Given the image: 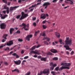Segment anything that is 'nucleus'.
Returning a JSON list of instances; mask_svg holds the SVG:
<instances>
[{
    "instance_id": "23",
    "label": "nucleus",
    "mask_w": 75,
    "mask_h": 75,
    "mask_svg": "<svg viewBox=\"0 0 75 75\" xmlns=\"http://www.w3.org/2000/svg\"><path fill=\"white\" fill-rule=\"evenodd\" d=\"M14 30V29L13 28H11L10 30V34H11L13 33V31Z\"/></svg>"
},
{
    "instance_id": "39",
    "label": "nucleus",
    "mask_w": 75,
    "mask_h": 75,
    "mask_svg": "<svg viewBox=\"0 0 75 75\" xmlns=\"http://www.w3.org/2000/svg\"><path fill=\"white\" fill-rule=\"evenodd\" d=\"M44 43L45 44H46V45H48V43H47V42L46 41H44Z\"/></svg>"
},
{
    "instance_id": "28",
    "label": "nucleus",
    "mask_w": 75,
    "mask_h": 75,
    "mask_svg": "<svg viewBox=\"0 0 75 75\" xmlns=\"http://www.w3.org/2000/svg\"><path fill=\"white\" fill-rule=\"evenodd\" d=\"M47 55H52V54L51 53V52H49L47 53Z\"/></svg>"
},
{
    "instance_id": "57",
    "label": "nucleus",
    "mask_w": 75,
    "mask_h": 75,
    "mask_svg": "<svg viewBox=\"0 0 75 75\" xmlns=\"http://www.w3.org/2000/svg\"><path fill=\"white\" fill-rule=\"evenodd\" d=\"M69 6H66L64 8V9H65L66 8H68V7H69Z\"/></svg>"
},
{
    "instance_id": "24",
    "label": "nucleus",
    "mask_w": 75,
    "mask_h": 75,
    "mask_svg": "<svg viewBox=\"0 0 75 75\" xmlns=\"http://www.w3.org/2000/svg\"><path fill=\"white\" fill-rule=\"evenodd\" d=\"M40 60L41 61H46V60H47V58L42 57V58H41Z\"/></svg>"
},
{
    "instance_id": "15",
    "label": "nucleus",
    "mask_w": 75,
    "mask_h": 75,
    "mask_svg": "<svg viewBox=\"0 0 75 75\" xmlns=\"http://www.w3.org/2000/svg\"><path fill=\"white\" fill-rule=\"evenodd\" d=\"M57 64H54L53 65V66H52L50 67V71H52V70H54V67H57Z\"/></svg>"
},
{
    "instance_id": "26",
    "label": "nucleus",
    "mask_w": 75,
    "mask_h": 75,
    "mask_svg": "<svg viewBox=\"0 0 75 75\" xmlns=\"http://www.w3.org/2000/svg\"><path fill=\"white\" fill-rule=\"evenodd\" d=\"M35 36H36V35H37L38 34V33H40V30L36 31L35 32Z\"/></svg>"
},
{
    "instance_id": "64",
    "label": "nucleus",
    "mask_w": 75,
    "mask_h": 75,
    "mask_svg": "<svg viewBox=\"0 0 75 75\" xmlns=\"http://www.w3.org/2000/svg\"><path fill=\"white\" fill-rule=\"evenodd\" d=\"M3 46H0V49L1 48H3Z\"/></svg>"
},
{
    "instance_id": "31",
    "label": "nucleus",
    "mask_w": 75,
    "mask_h": 75,
    "mask_svg": "<svg viewBox=\"0 0 75 75\" xmlns=\"http://www.w3.org/2000/svg\"><path fill=\"white\" fill-rule=\"evenodd\" d=\"M58 59L57 57H54L53 59V60H55V61H57Z\"/></svg>"
},
{
    "instance_id": "51",
    "label": "nucleus",
    "mask_w": 75,
    "mask_h": 75,
    "mask_svg": "<svg viewBox=\"0 0 75 75\" xmlns=\"http://www.w3.org/2000/svg\"><path fill=\"white\" fill-rule=\"evenodd\" d=\"M5 41H6V40L4 39H2V42H5Z\"/></svg>"
},
{
    "instance_id": "18",
    "label": "nucleus",
    "mask_w": 75,
    "mask_h": 75,
    "mask_svg": "<svg viewBox=\"0 0 75 75\" xmlns=\"http://www.w3.org/2000/svg\"><path fill=\"white\" fill-rule=\"evenodd\" d=\"M12 55H13V56H16V58H18L19 57H20V56H18V55L17 54V53H13L12 54Z\"/></svg>"
},
{
    "instance_id": "11",
    "label": "nucleus",
    "mask_w": 75,
    "mask_h": 75,
    "mask_svg": "<svg viewBox=\"0 0 75 75\" xmlns=\"http://www.w3.org/2000/svg\"><path fill=\"white\" fill-rule=\"evenodd\" d=\"M13 44V40H10L9 41V42L7 43L6 45L8 46H11Z\"/></svg>"
},
{
    "instance_id": "29",
    "label": "nucleus",
    "mask_w": 75,
    "mask_h": 75,
    "mask_svg": "<svg viewBox=\"0 0 75 75\" xmlns=\"http://www.w3.org/2000/svg\"><path fill=\"white\" fill-rule=\"evenodd\" d=\"M20 17H21V15H19L16 16V18L17 19H20Z\"/></svg>"
},
{
    "instance_id": "6",
    "label": "nucleus",
    "mask_w": 75,
    "mask_h": 75,
    "mask_svg": "<svg viewBox=\"0 0 75 75\" xmlns=\"http://www.w3.org/2000/svg\"><path fill=\"white\" fill-rule=\"evenodd\" d=\"M41 47V45L40 44L38 45L37 46V45H35L33 46L31 49H30V50L31 51H33V50H35V48L36 47L37 48H39V47Z\"/></svg>"
},
{
    "instance_id": "48",
    "label": "nucleus",
    "mask_w": 75,
    "mask_h": 75,
    "mask_svg": "<svg viewBox=\"0 0 75 75\" xmlns=\"http://www.w3.org/2000/svg\"><path fill=\"white\" fill-rule=\"evenodd\" d=\"M33 25H34V26H36V23L35 22H34L33 23Z\"/></svg>"
},
{
    "instance_id": "42",
    "label": "nucleus",
    "mask_w": 75,
    "mask_h": 75,
    "mask_svg": "<svg viewBox=\"0 0 75 75\" xmlns=\"http://www.w3.org/2000/svg\"><path fill=\"white\" fill-rule=\"evenodd\" d=\"M5 51H6V50H10V48H9V47H7L5 49Z\"/></svg>"
},
{
    "instance_id": "27",
    "label": "nucleus",
    "mask_w": 75,
    "mask_h": 75,
    "mask_svg": "<svg viewBox=\"0 0 75 75\" xmlns=\"http://www.w3.org/2000/svg\"><path fill=\"white\" fill-rule=\"evenodd\" d=\"M35 6H36V4H35L34 5H32L28 9H31V8H33V7H35Z\"/></svg>"
},
{
    "instance_id": "63",
    "label": "nucleus",
    "mask_w": 75,
    "mask_h": 75,
    "mask_svg": "<svg viewBox=\"0 0 75 75\" xmlns=\"http://www.w3.org/2000/svg\"><path fill=\"white\" fill-rule=\"evenodd\" d=\"M51 73H52V74H53V75H54V74H54V71H52Z\"/></svg>"
},
{
    "instance_id": "58",
    "label": "nucleus",
    "mask_w": 75,
    "mask_h": 75,
    "mask_svg": "<svg viewBox=\"0 0 75 75\" xmlns=\"http://www.w3.org/2000/svg\"><path fill=\"white\" fill-rule=\"evenodd\" d=\"M41 3H38L37 4V5H40V4H41Z\"/></svg>"
},
{
    "instance_id": "37",
    "label": "nucleus",
    "mask_w": 75,
    "mask_h": 75,
    "mask_svg": "<svg viewBox=\"0 0 75 75\" xmlns=\"http://www.w3.org/2000/svg\"><path fill=\"white\" fill-rule=\"evenodd\" d=\"M20 33H21V32L19 30L17 31V32H16V33L17 34H20Z\"/></svg>"
},
{
    "instance_id": "49",
    "label": "nucleus",
    "mask_w": 75,
    "mask_h": 75,
    "mask_svg": "<svg viewBox=\"0 0 75 75\" xmlns=\"http://www.w3.org/2000/svg\"><path fill=\"white\" fill-rule=\"evenodd\" d=\"M66 53L67 55H69V52L68 51H66Z\"/></svg>"
},
{
    "instance_id": "1",
    "label": "nucleus",
    "mask_w": 75,
    "mask_h": 75,
    "mask_svg": "<svg viewBox=\"0 0 75 75\" xmlns=\"http://www.w3.org/2000/svg\"><path fill=\"white\" fill-rule=\"evenodd\" d=\"M72 39L71 38L69 39V37L66 38V40L65 41V43L66 45H65L64 46V47L66 48V50H70L69 51H71L72 49L69 48V46H68V45H69V46H71L72 43Z\"/></svg>"
},
{
    "instance_id": "8",
    "label": "nucleus",
    "mask_w": 75,
    "mask_h": 75,
    "mask_svg": "<svg viewBox=\"0 0 75 75\" xmlns=\"http://www.w3.org/2000/svg\"><path fill=\"white\" fill-rule=\"evenodd\" d=\"M18 7H19V6H15L14 7H12L11 6L10 8V9L9 10L10 12L11 11H13V10H14V9H15V8H17Z\"/></svg>"
},
{
    "instance_id": "59",
    "label": "nucleus",
    "mask_w": 75,
    "mask_h": 75,
    "mask_svg": "<svg viewBox=\"0 0 75 75\" xmlns=\"http://www.w3.org/2000/svg\"><path fill=\"white\" fill-rule=\"evenodd\" d=\"M35 58H37V56L36 55H35L33 56Z\"/></svg>"
},
{
    "instance_id": "55",
    "label": "nucleus",
    "mask_w": 75,
    "mask_h": 75,
    "mask_svg": "<svg viewBox=\"0 0 75 75\" xmlns=\"http://www.w3.org/2000/svg\"><path fill=\"white\" fill-rule=\"evenodd\" d=\"M21 1H22L21 0H18V3H21Z\"/></svg>"
},
{
    "instance_id": "45",
    "label": "nucleus",
    "mask_w": 75,
    "mask_h": 75,
    "mask_svg": "<svg viewBox=\"0 0 75 75\" xmlns=\"http://www.w3.org/2000/svg\"><path fill=\"white\" fill-rule=\"evenodd\" d=\"M57 1H58V0H53L52 1V2L53 3H55V2H57Z\"/></svg>"
},
{
    "instance_id": "30",
    "label": "nucleus",
    "mask_w": 75,
    "mask_h": 75,
    "mask_svg": "<svg viewBox=\"0 0 75 75\" xmlns=\"http://www.w3.org/2000/svg\"><path fill=\"white\" fill-rule=\"evenodd\" d=\"M40 35L42 36H45V33L43 32V33H40Z\"/></svg>"
},
{
    "instance_id": "9",
    "label": "nucleus",
    "mask_w": 75,
    "mask_h": 75,
    "mask_svg": "<svg viewBox=\"0 0 75 75\" xmlns=\"http://www.w3.org/2000/svg\"><path fill=\"white\" fill-rule=\"evenodd\" d=\"M33 35H28L26 37V40H27L28 41H30V38H32Z\"/></svg>"
},
{
    "instance_id": "61",
    "label": "nucleus",
    "mask_w": 75,
    "mask_h": 75,
    "mask_svg": "<svg viewBox=\"0 0 75 75\" xmlns=\"http://www.w3.org/2000/svg\"><path fill=\"white\" fill-rule=\"evenodd\" d=\"M8 6H10V2H8Z\"/></svg>"
},
{
    "instance_id": "53",
    "label": "nucleus",
    "mask_w": 75,
    "mask_h": 75,
    "mask_svg": "<svg viewBox=\"0 0 75 75\" xmlns=\"http://www.w3.org/2000/svg\"><path fill=\"white\" fill-rule=\"evenodd\" d=\"M36 20V18L34 17L33 18V21L35 20Z\"/></svg>"
},
{
    "instance_id": "7",
    "label": "nucleus",
    "mask_w": 75,
    "mask_h": 75,
    "mask_svg": "<svg viewBox=\"0 0 75 75\" xmlns=\"http://www.w3.org/2000/svg\"><path fill=\"white\" fill-rule=\"evenodd\" d=\"M0 26L1 29H4L6 28V25L4 23H2L0 25Z\"/></svg>"
},
{
    "instance_id": "20",
    "label": "nucleus",
    "mask_w": 75,
    "mask_h": 75,
    "mask_svg": "<svg viewBox=\"0 0 75 75\" xmlns=\"http://www.w3.org/2000/svg\"><path fill=\"white\" fill-rule=\"evenodd\" d=\"M47 40V41L48 42H49L50 41V38H48V37H44V38L43 39V40H45V39Z\"/></svg>"
},
{
    "instance_id": "10",
    "label": "nucleus",
    "mask_w": 75,
    "mask_h": 75,
    "mask_svg": "<svg viewBox=\"0 0 75 75\" xmlns=\"http://www.w3.org/2000/svg\"><path fill=\"white\" fill-rule=\"evenodd\" d=\"M61 65H63V66H66L67 67H69V66H71V63H62L61 64Z\"/></svg>"
},
{
    "instance_id": "16",
    "label": "nucleus",
    "mask_w": 75,
    "mask_h": 75,
    "mask_svg": "<svg viewBox=\"0 0 75 75\" xmlns=\"http://www.w3.org/2000/svg\"><path fill=\"white\" fill-rule=\"evenodd\" d=\"M46 18V16L45 14L42 13L41 14L40 17V18H42V19H45Z\"/></svg>"
},
{
    "instance_id": "44",
    "label": "nucleus",
    "mask_w": 75,
    "mask_h": 75,
    "mask_svg": "<svg viewBox=\"0 0 75 75\" xmlns=\"http://www.w3.org/2000/svg\"><path fill=\"white\" fill-rule=\"evenodd\" d=\"M28 56H26L24 57V59H28Z\"/></svg>"
},
{
    "instance_id": "3",
    "label": "nucleus",
    "mask_w": 75,
    "mask_h": 75,
    "mask_svg": "<svg viewBox=\"0 0 75 75\" xmlns=\"http://www.w3.org/2000/svg\"><path fill=\"white\" fill-rule=\"evenodd\" d=\"M23 26L24 27H23L22 28V29L24 28L25 31H28L29 29V24H28L27 25L24 23H23L22 24V25H20V26Z\"/></svg>"
},
{
    "instance_id": "13",
    "label": "nucleus",
    "mask_w": 75,
    "mask_h": 75,
    "mask_svg": "<svg viewBox=\"0 0 75 75\" xmlns=\"http://www.w3.org/2000/svg\"><path fill=\"white\" fill-rule=\"evenodd\" d=\"M0 17H1L2 19H4L5 18H6V17L8 16V15H4L3 16L2 14H0Z\"/></svg>"
},
{
    "instance_id": "60",
    "label": "nucleus",
    "mask_w": 75,
    "mask_h": 75,
    "mask_svg": "<svg viewBox=\"0 0 75 75\" xmlns=\"http://www.w3.org/2000/svg\"><path fill=\"white\" fill-rule=\"evenodd\" d=\"M42 0H38L37 1L38 2H40Z\"/></svg>"
},
{
    "instance_id": "34",
    "label": "nucleus",
    "mask_w": 75,
    "mask_h": 75,
    "mask_svg": "<svg viewBox=\"0 0 75 75\" xmlns=\"http://www.w3.org/2000/svg\"><path fill=\"white\" fill-rule=\"evenodd\" d=\"M18 41L19 42H22V41H23V40L22 39H18Z\"/></svg>"
},
{
    "instance_id": "5",
    "label": "nucleus",
    "mask_w": 75,
    "mask_h": 75,
    "mask_svg": "<svg viewBox=\"0 0 75 75\" xmlns=\"http://www.w3.org/2000/svg\"><path fill=\"white\" fill-rule=\"evenodd\" d=\"M50 3L48 2L45 3L43 5V6H45V9H46L48 7V6H50Z\"/></svg>"
},
{
    "instance_id": "33",
    "label": "nucleus",
    "mask_w": 75,
    "mask_h": 75,
    "mask_svg": "<svg viewBox=\"0 0 75 75\" xmlns=\"http://www.w3.org/2000/svg\"><path fill=\"white\" fill-rule=\"evenodd\" d=\"M59 41L60 42V44H62L63 43V42L62 41V40L61 39H60Z\"/></svg>"
},
{
    "instance_id": "17",
    "label": "nucleus",
    "mask_w": 75,
    "mask_h": 75,
    "mask_svg": "<svg viewBox=\"0 0 75 75\" xmlns=\"http://www.w3.org/2000/svg\"><path fill=\"white\" fill-rule=\"evenodd\" d=\"M30 52V55H32V54H31V53H34V54H38V55L39 54V53H38V51H31Z\"/></svg>"
},
{
    "instance_id": "36",
    "label": "nucleus",
    "mask_w": 75,
    "mask_h": 75,
    "mask_svg": "<svg viewBox=\"0 0 75 75\" xmlns=\"http://www.w3.org/2000/svg\"><path fill=\"white\" fill-rule=\"evenodd\" d=\"M2 1L4 2V3H6V4H7V1L6 0H2Z\"/></svg>"
},
{
    "instance_id": "38",
    "label": "nucleus",
    "mask_w": 75,
    "mask_h": 75,
    "mask_svg": "<svg viewBox=\"0 0 75 75\" xmlns=\"http://www.w3.org/2000/svg\"><path fill=\"white\" fill-rule=\"evenodd\" d=\"M30 71H29L28 72V73L25 74V75H30Z\"/></svg>"
},
{
    "instance_id": "43",
    "label": "nucleus",
    "mask_w": 75,
    "mask_h": 75,
    "mask_svg": "<svg viewBox=\"0 0 75 75\" xmlns=\"http://www.w3.org/2000/svg\"><path fill=\"white\" fill-rule=\"evenodd\" d=\"M4 64H5V65H8V63H7V62H4Z\"/></svg>"
},
{
    "instance_id": "46",
    "label": "nucleus",
    "mask_w": 75,
    "mask_h": 75,
    "mask_svg": "<svg viewBox=\"0 0 75 75\" xmlns=\"http://www.w3.org/2000/svg\"><path fill=\"white\" fill-rule=\"evenodd\" d=\"M41 56H39L38 57V59H41Z\"/></svg>"
},
{
    "instance_id": "19",
    "label": "nucleus",
    "mask_w": 75,
    "mask_h": 75,
    "mask_svg": "<svg viewBox=\"0 0 75 75\" xmlns=\"http://www.w3.org/2000/svg\"><path fill=\"white\" fill-rule=\"evenodd\" d=\"M50 51L53 53H56L57 52V51L56 50L52 49Z\"/></svg>"
},
{
    "instance_id": "62",
    "label": "nucleus",
    "mask_w": 75,
    "mask_h": 75,
    "mask_svg": "<svg viewBox=\"0 0 75 75\" xmlns=\"http://www.w3.org/2000/svg\"><path fill=\"white\" fill-rule=\"evenodd\" d=\"M33 10H34V9H31L30 10V11H33Z\"/></svg>"
},
{
    "instance_id": "40",
    "label": "nucleus",
    "mask_w": 75,
    "mask_h": 75,
    "mask_svg": "<svg viewBox=\"0 0 75 75\" xmlns=\"http://www.w3.org/2000/svg\"><path fill=\"white\" fill-rule=\"evenodd\" d=\"M70 1V3L71 4H74V2H73V1Z\"/></svg>"
},
{
    "instance_id": "50",
    "label": "nucleus",
    "mask_w": 75,
    "mask_h": 75,
    "mask_svg": "<svg viewBox=\"0 0 75 75\" xmlns=\"http://www.w3.org/2000/svg\"><path fill=\"white\" fill-rule=\"evenodd\" d=\"M46 20H45L43 21L42 22L43 24H45V23H46Z\"/></svg>"
},
{
    "instance_id": "32",
    "label": "nucleus",
    "mask_w": 75,
    "mask_h": 75,
    "mask_svg": "<svg viewBox=\"0 0 75 75\" xmlns=\"http://www.w3.org/2000/svg\"><path fill=\"white\" fill-rule=\"evenodd\" d=\"M42 27L43 29H45L46 28H47V26L44 25H42Z\"/></svg>"
},
{
    "instance_id": "56",
    "label": "nucleus",
    "mask_w": 75,
    "mask_h": 75,
    "mask_svg": "<svg viewBox=\"0 0 75 75\" xmlns=\"http://www.w3.org/2000/svg\"><path fill=\"white\" fill-rule=\"evenodd\" d=\"M2 13H4V14H6V11H3L2 12Z\"/></svg>"
},
{
    "instance_id": "52",
    "label": "nucleus",
    "mask_w": 75,
    "mask_h": 75,
    "mask_svg": "<svg viewBox=\"0 0 75 75\" xmlns=\"http://www.w3.org/2000/svg\"><path fill=\"white\" fill-rule=\"evenodd\" d=\"M25 12V13H27V12L28 11V9H25L24 11Z\"/></svg>"
},
{
    "instance_id": "12",
    "label": "nucleus",
    "mask_w": 75,
    "mask_h": 75,
    "mask_svg": "<svg viewBox=\"0 0 75 75\" xmlns=\"http://www.w3.org/2000/svg\"><path fill=\"white\" fill-rule=\"evenodd\" d=\"M14 62L15 64H16V65H18L20 64L21 62L20 60H19L18 61H14Z\"/></svg>"
},
{
    "instance_id": "41",
    "label": "nucleus",
    "mask_w": 75,
    "mask_h": 75,
    "mask_svg": "<svg viewBox=\"0 0 75 75\" xmlns=\"http://www.w3.org/2000/svg\"><path fill=\"white\" fill-rule=\"evenodd\" d=\"M71 55H73L74 54V51H72L71 52Z\"/></svg>"
},
{
    "instance_id": "54",
    "label": "nucleus",
    "mask_w": 75,
    "mask_h": 75,
    "mask_svg": "<svg viewBox=\"0 0 75 75\" xmlns=\"http://www.w3.org/2000/svg\"><path fill=\"white\" fill-rule=\"evenodd\" d=\"M24 50H22L21 51V54H24Z\"/></svg>"
},
{
    "instance_id": "2",
    "label": "nucleus",
    "mask_w": 75,
    "mask_h": 75,
    "mask_svg": "<svg viewBox=\"0 0 75 75\" xmlns=\"http://www.w3.org/2000/svg\"><path fill=\"white\" fill-rule=\"evenodd\" d=\"M21 16L19 19L20 20H22L28 16V15L27 13H25L23 11L21 13Z\"/></svg>"
},
{
    "instance_id": "4",
    "label": "nucleus",
    "mask_w": 75,
    "mask_h": 75,
    "mask_svg": "<svg viewBox=\"0 0 75 75\" xmlns=\"http://www.w3.org/2000/svg\"><path fill=\"white\" fill-rule=\"evenodd\" d=\"M69 69V67H67L66 66H63L61 68L59 69V67H57L55 68V70L57 71H58V70L60 71L62 70V69Z\"/></svg>"
},
{
    "instance_id": "21",
    "label": "nucleus",
    "mask_w": 75,
    "mask_h": 75,
    "mask_svg": "<svg viewBox=\"0 0 75 75\" xmlns=\"http://www.w3.org/2000/svg\"><path fill=\"white\" fill-rule=\"evenodd\" d=\"M7 36H8V34H5L4 35H3V37L4 38L5 40H7V38H6V37H7Z\"/></svg>"
},
{
    "instance_id": "14",
    "label": "nucleus",
    "mask_w": 75,
    "mask_h": 75,
    "mask_svg": "<svg viewBox=\"0 0 75 75\" xmlns=\"http://www.w3.org/2000/svg\"><path fill=\"white\" fill-rule=\"evenodd\" d=\"M4 9H6V12L7 14H8L9 13H10V11H9V8L8 7H7L6 6H4Z\"/></svg>"
},
{
    "instance_id": "25",
    "label": "nucleus",
    "mask_w": 75,
    "mask_h": 75,
    "mask_svg": "<svg viewBox=\"0 0 75 75\" xmlns=\"http://www.w3.org/2000/svg\"><path fill=\"white\" fill-rule=\"evenodd\" d=\"M15 71H16V72H19V71L18 69H15L14 70H12V72H15Z\"/></svg>"
},
{
    "instance_id": "22",
    "label": "nucleus",
    "mask_w": 75,
    "mask_h": 75,
    "mask_svg": "<svg viewBox=\"0 0 75 75\" xmlns=\"http://www.w3.org/2000/svg\"><path fill=\"white\" fill-rule=\"evenodd\" d=\"M56 34V36L57 37V38H59L60 37V34L59 33L56 32L55 33Z\"/></svg>"
},
{
    "instance_id": "47",
    "label": "nucleus",
    "mask_w": 75,
    "mask_h": 75,
    "mask_svg": "<svg viewBox=\"0 0 75 75\" xmlns=\"http://www.w3.org/2000/svg\"><path fill=\"white\" fill-rule=\"evenodd\" d=\"M42 74V72H40V73L38 74V75H41Z\"/></svg>"
},
{
    "instance_id": "35",
    "label": "nucleus",
    "mask_w": 75,
    "mask_h": 75,
    "mask_svg": "<svg viewBox=\"0 0 75 75\" xmlns=\"http://www.w3.org/2000/svg\"><path fill=\"white\" fill-rule=\"evenodd\" d=\"M54 65V64L53 63V62H51L50 64V66H51V67H53V65Z\"/></svg>"
}]
</instances>
